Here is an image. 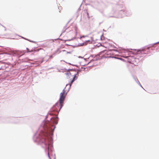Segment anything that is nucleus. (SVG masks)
Returning a JSON list of instances; mask_svg holds the SVG:
<instances>
[{
	"instance_id": "f257e3e1",
	"label": "nucleus",
	"mask_w": 159,
	"mask_h": 159,
	"mask_svg": "<svg viewBox=\"0 0 159 159\" xmlns=\"http://www.w3.org/2000/svg\"><path fill=\"white\" fill-rule=\"evenodd\" d=\"M65 92V90L63 89L62 92L60 93L59 102L57 103L53 106L51 109L52 111H56L58 112L60 111L63 106V102L66 95Z\"/></svg>"
},
{
	"instance_id": "f03ea898",
	"label": "nucleus",
	"mask_w": 159,
	"mask_h": 159,
	"mask_svg": "<svg viewBox=\"0 0 159 159\" xmlns=\"http://www.w3.org/2000/svg\"><path fill=\"white\" fill-rule=\"evenodd\" d=\"M70 28L67 29L66 30L67 31H69V32H67V36L71 38V39L75 38L77 33V29L75 27L72 28L71 30Z\"/></svg>"
},
{
	"instance_id": "7ed1b4c3",
	"label": "nucleus",
	"mask_w": 159,
	"mask_h": 159,
	"mask_svg": "<svg viewBox=\"0 0 159 159\" xmlns=\"http://www.w3.org/2000/svg\"><path fill=\"white\" fill-rule=\"evenodd\" d=\"M9 54L13 56H21L24 54V53L22 51L19 50L13 51L10 52Z\"/></svg>"
},
{
	"instance_id": "20e7f679",
	"label": "nucleus",
	"mask_w": 159,
	"mask_h": 159,
	"mask_svg": "<svg viewBox=\"0 0 159 159\" xmlns=\"http://www.w3.org/2000/svg\"><path fill=\"white\" fill-rule=\"evenodd\" d=\"M66 75L68 76H69L70 78H71V79H72V80H71L70 83V87L71 85V84L75 80V78L76 75H73V74L70 72H67L66 73Z\"/></svg>"
},
{
	"instance_id": "39448f33",
	"label": "nucleus",
	"mask_w": 159,
	"mask_h": 159,
	"mask_svg": "<svg viewBox=\"0 0 159 159\" xmlns=\"http://www.w3.org/2000/svg\"><path fill=\"white\" fill-rule=\"evenodd\" d=\"M41 49H42L41 48H38V49H37L35 50H30L28 48H27V52H33L34 51L35 52H37L39 51V50H41Z\"/></svg>"
},
{
	"instance_id": "423d86ee",
	"label": "nucleus",
	"mask_w": 159,
	"mask_h": 159,
	"mask_svg": "<svg viewBox=\"0 0 159 159\" xmlns=\"http://www.w3.org/2000/svg\"><path fill=\"white\" fill-rule=\"evenodd\" d=\"M84 12H85V13L87 15V16L89 18V14L88 12L87 11V10H84Z\"/></svg>"
},
{
	"instance_id": "0eeeda50",
	"label": "nucleus",
	"mask_w": 159,
	"mask_h": 159,
	"mask_svg": "<svg viewBox=\"0 0 159 159\" xmlns=\"http://www.w3.org/2000/svg\"><path fill=\"white\" fill-rule=\"evenodd\" d=\"M135 61L138 62H139V60L138 59L135 58Z\"/></svg>"
},
{
	"instance_id": "6e6552de",
	"label": "nucleus",
	"mask_w": 159,
	"mask_h": 159,
	"mask_svg": "<svg viewBox=\"0 0 159 159\" xmlns=\"http://www.w3.org/2000/svg\"><path fill=\"white\" fill-rule=\"evenodd\" d=\"M42 61H41V62H39L38 63V65H39L41 63H42Z\"/></svg>"
},
{
	"instance_id": "1a4fd4ad",
	"label": "nucleus",
	"mask_w": 159,
	"mask_h": 159,
	"mask_svg": "<svg viewBox=\"0 0 159 159\" xmlns=\"http://www.w3.org/2000/svg\"><path fill=\"white\" fill-rule=\"evenodd\" d=\"M149 47H148V48H147V49H149Z\"/></svg>"
},
{
	"instance_id": "9d476101",
	"label": "nucleus",
	"mask_w": 159,
	"mask_h": 159,
	"mask_svg": "<svg viewBox=\"0 0 159 159\" xmlns=\"http://www.w3.org/2000/svg\"><path fill=\"white\" fill-rule=\"evenodd\" d=\"M68 85V84L66 85V86H67Z\"/></svg>"
},
{
	"instance_id": "9b49d317",
	"label": "nucleus",
	"mask_w": 159,
	"mask_h": 159,
	"mask_svg": "<svg viewBox=\"0 0 159 159\" xmlns=\"http://www.w3.org/2000/svg\"><path fill=\"white\" fill-rule=\"evenodd\" d=\"M57 122H56V124H57Z\"/></svg>"
}]
</instances>
